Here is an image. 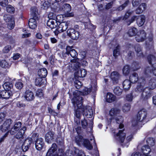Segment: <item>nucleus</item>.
<instances>
[{"label": "nucleus", "mask_w": 156, "mask_h": 156, "mask_svg": "<svg viewBox=\"0 0 156 156\" xmlns=\"http://www.w3.org/2000/svg\"><path fill=\"white\" fill-rule=\"evenodd\" d=\"M67 33L68 36L73 40H76L79 36V32L73 28L68 29Z\"/></svg>", "instance_id": "8"}, {"label": "nucleus", "mask_w": 156, "mask_h": 156, "mask_svg": "<svg viewBox=\"0 0 156 156\" xmlns=\"http://www.w3.org/2000/svg\"><path fill=\"white\" fill-rule=\"evenodd\" d=\"M8 4V0H0V5L2 7H6Z\"/></svg>", "instance_id": "58"}, {"label": "nucleus", "mask_w": 156, "mask_h": 156, "mask_svg": "<svg viewBox=\"0 0 156 156\" xmlns=\"http://www.w3.org/2000/svg\"><path fill=\"white\" fill-rule=\"evenodd\" d=\"M47 25L51 29L55 28L58 25L55 20H49L47 23Z\"/></svg>", "instance_id": "22"}, {"label": "nucleus", "mask_w": 156, "mask_h": 156, "mask_svg": "<svg viewBox=\"0 0 156 156\" xmlns=\"http://www.w3.org/2000/svg\"><path fill=\"white\" fill-rule=\"evenodd\" d=\"M11 48L10 46H6L3 49V51L5 53H7L10 51Z\"/></svg>", "instance_id": "63"}, {"label": "nucleus", "mask_w": 156, "mask_h": 156, "mask_svg": "<svg viewBox=\"0 0 156 156\" xmlns=\"http://www.w3.org/2000/svg\"><path fill=\"white\" fill-rule=\"evenodd\" d=\"M57 146L56 144L53 143L49 149L46 154V156H64L63 150L59 149L58 151Z\"/></svg>", "instance_id": "5"}, {"label": "nucleus", "mask_w": 156, "mask_h": 156, "mask_svg": "<svg viewBox=\"0 0 156 156\" xmlns=\"http://www.w3.org/2000/svg\"><path fill=\"white\" fill-rule=\"evenodd\" d=\"M3 19L6 22H9L12 20H13L12 16L8 14L4 15L3 16Z\"/></svg>", "instance_id": "50"}, {"label": "nucleus", "mask_w": 156, "mask_h": 156, "mask_svg": "<svg viewBox=\"0 0 156 156\" xmlns=\"http://www.w3.org/2000/svg\"><path fill=\"white\" fill-rule=\"evenodd\" d=\"M120 111V110L118 108H112L109 111L110 115L112 117L119 116Z\"/></svg>", "instance_id": "19"}, {"label": "nucleus", "mask_w": 156, "mask_h": 156, "mask_svg": "<svg viewBox=\"0 0 156 156\" xmlns=\"http://www.w3.org/2000/svg\"><path fill=\"white\" fill-rule=\"evenodd\" d=\"M88 121V120L85 119L81 121L82 125L84 129H86L87 128Z\"/></svg>", "instance_id": "56"}, {"label": "nucleus", "mask_w": 156, "mask_h": 156, "mask_svg": "<svg viewBox=\"0 0 156 156\" xmlns=\"http://www.w3.org/2000/svg\"><path fill=\"white\" fill-rule=\"evenodd\" d=\"M106 101L108 103H112L116 101V97L111 93L107 94Z\"/></svg>", "instance_id": "20"}, {"label": "nucleus", "mask_w": 156, "mask_h": 156, "mask_svg": "<svg viewBox=\"0 0 156 156\" xmlns=\"http://www.w3.org/2000/svg\"><path fill=\"white\" fill-rule=\"evenodd\" d=\"M48 74V71L45 68H43L39 69L38 71V74L39 77L42 78L45 77Z\"/></svg>", "instance_id": "24"}, {"label": "nucleus", "mask_w": 156, "mask_h": 156, "mask_svg": "<svg viewBox=\"0 0 156 156\" xmlns=\"http://www.w3.org/2000/svg\"><path fill=\"white\" fill-rule=\"evenodd\" d=\"M74 85L75 87L77 89H79L82 85L81 83L79 80H76L74 81Z\"/></svg>", "instance_id": "55"}, {"label": "nucleus", "mask_w": 156, "mask_h": 156, "mask_svg": "<svg viewBox=\"0 0 156 156\" xmlns=\"http://www.w3.org/2000/svg\"><path fill=\"white\" fill-rule=\"evenodd\" d=\"M36 95L39 97H42L43 96V93L41 89H38L36 92Z\"/></svg>", "instance_id": "60"}, {"label": "nucleus", "mask_w": 156, "mask_h": 156, "mask_svg": "<svg viewBox=\"0 0 156 156\" xmlns=\"http://www.w3.org/2000/svg\"><path fill=\"white\" fill-rule=\"evenodd\" d=\"M146 38V33L144 30H141L137 33L135 37L136 41L138 42H143Z\"/></svg>", "instance_id": "7"}, {"label": "nucleus", "mask_w": 156, "mask_h": 156, "mask_svg": "<svg viewBox=\"0 0 156 156\" xmlns=\"http://www.w3.org/2000/svg\"><path fill=\"white\" fill-rule=\"evenodd\" d=\"M0 66L4 68H9L10 66V65L5 60L1 61Z\"/></svg>", "instance_id": "41"}, {"label": "nucleus", "mask_w": 156, "mask_h": 156, "mask_svg": "<svg viewBox=\"0 0 156 156\" xmlns=\"http://www.w3.org/2000/svg\"><path fill=\"white\" fill-rule=\"evenodd\" d=\"M149 85L150 88L153 89L156 87V79L151 78L149 82Z\"/></svg>", "instance_id": "38"}, {"label": "nucleus", "mask_w": 156, "mask_h": 156, "mask_svg": "<svg viewBox=\"0 0 156 156\" xmlns=\"http://www.w3.org/2000/svg\"><path fill=\"white\" fill-rule=\"evenodd\" d=\"M62 9L65 12H66V16L67 17H72L74 16L73 13H69L71 10V6L68 4H65L63 5Z\"/></svg>", "instance_id": "15"}, {"label": "nucleus", "mask_w": 156, "mask_h": 156, "mask_svg": "<svg viewBox=\"0 0 156 156\" xmlns=\"http://www.w3.org/2000/svg\"><path fill=\"white\" fill-rule=\"evenodd\" d=\"M114 93L117 95H120L122 92V90L119 87H115L114 90Z\"/></svg>", "instance_id": "46"}, {"label": "nucleus", "mask_w": 156, "mask_h": 156, "mask_svg": "<svg viewBox=\"0 0 156 156\" xmlns=\"http://www.w3.org/2000/svg\"><path fill=\"white\" fill-rule=\"evenodd\" d=\"M75 108L76 109V107H77L76 110L75 111V115L76 117H80L81 116L80 115V109H81L82 110L83 112V116H87L89 115V116H93V112L91 107L89 106H87L84 108H83V106L82 105L81 107L78 108V106L76 105L75 106Z\"/></svg>", "instance_id": "4"}, {"label": "nucleus", "mask_w": 156, "mask_h": 156, "mask_svg": "<svg viewBox=\"0 0 156 156\" xmlns=\"http://www.w3.org/2000/svg\"><path fill=\"white\" fill-rule=\"evenodd\" d=\"M133 12V11L131 10H129L126 13L124 16V19H127L130 15H131Z\"/></svg>", "instance_id": "59"}, {"label": "nucleus", "mask_w": 156, "mask_h": 156, "mask_svg": "<svg viewBox=\"0 0 156 156\" xmlns=\"http://www.w3.org/2000/svg\"><path fill=\"white\" fill-rule=\"evenodd\" d=\"M59 16H58L56 17V15L53 12H50L48 15V18L49 20H55L56 18L58 19V18Z\"/></svg>", "instance_id": "53"}, {"label": "nucleus", "mask_w": 156, "mask_h": 156, "mask_svg": "<svg viewBox=\"0 0 156 156\" xmlns=\"http://www.w3.org/2000/svg\"><path fill=\"white\" fill-rule=\"evenodd\" d=\"M55 137L54 132L52 131H49L46 133L45 140L47 143H50L55 139Z\"/></svg>", "instance_id": "13"}, {"label": "nucleus", "mask_w": 156, "mask_h": 156, "mask_svg": "<svg viewBox=\"0 0 156 156\" xmlns=\"http://www.w3.org/2000/svg\"><path fill=\"white\" fill-rule=\"evenodd\" d=\"M129 80L132 83H134L136 82L138 79V76L137 73H134L131 74L129 76Z\"/></svg>", "instance_id": "27"}, {"label": "nucleus", "mask_w": 156, "mask_h": 156, "mask_svg": "<svg viewBox=\"0 0 156 156\" xmlns=\"http://www.w3.org/2000/svg\"><path fill=\"white\" fill-rule=\"evenodd\" d=\"M133 98V96L132 94H129L126 95V99L128 101H131Z\"/></svg>", "instance_id": "64"}, {"label": "nucleus", "mask_w": 156, "mask_h": 156, "mask_svg": "<svg viewBox=\"0 0 156 156\" xmlns=\"http://www.w3.org/2000/svg\"><path fill=\"white\" fill-rule=\"evenodd\" d=\"M152 66L151 65V66H147L144 69V73L146 74H148L152 72L151 66Z\"/></svg>", "instance_id": "57"}, {"label": "nucleus", "mask_w": 156, "mask_h": 156, "mask_svg": "<svg viewBox=\"0 0 156 156\" xmlns=\"http://www.w3.org/2000/svg\"><path fill=\"white\" fill-rule=\"evenodd\" d=\"M132 66L134 71L138 70L140 68L139 63L136 62H134L133 63Z\"/></svg>", "instance_id": "52"}, {"label": "nucleus", "mask_w": 156, "mask_h": 156, "mask_svg": "<svg viewBox=\"0 0 156 156\" xmlns=\"http://www.w3.org/2000/svg\"><path fill=\"white\" fill-rule=\"evenodd\" d=\"M3 86L4 89L6 90L12 91V90H13L12 84L10 82H7L5 83Z\"/></svg>", "instance_id": "30"}, {"label": "nucleus", "mask_w": 156, "mask_h": 156, "mask_svg": "<svg viewBox=\"0 0 156 156\" xmlns=\"http://www.w3.org/2000/svg\"><path fill=\"white\" fill-rule=\"evenodd\" d=\"M144 89V84L140 83L137 85L135 90L137 93H142Z\"/></svg>", "instance_id": "43"}, {"label": "nucleus", "mask_w": 156, "mask_h": 156, "mask_svg": "<svg viewBox=\"0 0 156 156\" xmlns=\"http://www.w3.org/2000/svg\"><path fill=\"white\" fill-rule=\"evenodd\" d=\"M32 137L33 138H36L35 139L34 138V140L36 139L35 140V145L36 149L39 151L41 150L44 145L43 139L41 138H38V135L37 133L34 134Z\"/></svg>", "instance_id": "6"}, {"label": "nucleus", "mask_w": 156, "mask_h": 156, "mask_svg": "<svg viewBox=\"0 0 156 156\" xmlns=\"http://www.w3.org/2000/svg\"><path fill=\"white\" fill-rule=\"evenodd\" d=\"M21 124V123L20 122L15 123L9 131L10 134L12 135H14L20 129Z\"/></svg>", "instance_id": "16"}, {"label": "nucleus", "mask_w": 156, "mask_h": 156, "mask_svg": "<svg viewBox=\"0 0 156 156\" xmlns=\"http://www.w3.org/2000/svg\"><path fill=\"white\" fill-rule=\"evenodd\" d=\"M82 145H83L84 147L89 150H91L93 148V146L90 143L89 141L86 139L84 140L83 144Z\"/></svg>", "instance_id": "33"}, {"label": "nucleus", "mask_w": 156, "mask_h": 156, "mask_svg": "<svg viewBox=\"0 0 156 156\" xmlns=\"http://www.w3.org/2000/svg\"><path fill=\"white\" fill-rule=\"evenodd\" d=\"M72 47L67 46L66 48V50L63 51L60 56L62 58H64L66 57L67 55H69L73 58H74L71 60L70 62L72 63L71 65L74 69H77L80 67V62L79 59L77 57L78 54L76 51Z\"/></svg>", "instance_id": "1"}, {"label": "nucleus", "mask_w": 156, "mask_h": 156, "mask_svg": "<svg viewBox=\"0 0 156 156\" xmlns=\"http://www.w3.org/2000/svg\"><path fill=\"white\" fill-rule=\"evenodd\" d=\"M12 95V92L11 91L5 90L0 92V98L2 97L5 99H8Z\"/></svg>", "instance_id": "17"}, {"label": "nucleus", "mask_w": 156, "mask_h": 156, "mask_svg": "<svg viewBox=\"0 0 156 156\" xmlns=\"http://www.w3.org/2000/svg\"><path fill=\"white\" fill-rule=\"evenodd\" d=\"M6 10L8 12L12 13L14 12L15 9L11 5H9L6 7Z\"/></svg>", "instance_id": "51"}, {"label": "nucleus", "mask_w": 156, "mask_h": 156, "mask_svg": "<svg viewBox=\"0 0 156 156\" xmlns=\"http://www.w3.org/2000/svg\"><path fill=\"white\" fill-rule=\"evenodd\" d=\"M31 11L32 17L34 18H36V16L37 13V8L34 7H32Z\"/></svg>", "instance_id": "47"}, {"label": "nucleus", "mask_w": 156, "mask_h": 156, "mask_svg": "<svg viewBox=\"0 0 156 156\" xmlns=\"http://www.w3.org/2000/svg\"><path fill=\"white\" fill-rule=\"evenodd\" d=\"M147 60L149 63L151 64L155 62L156 57L154 55H149L147 57Z\"/></svg>", "instance_id": "42"}, {"label": "nucleus", "mask_w": 156, "mask_h": 156, "mask_svg": "<svg viewBox=\"0 0 156 156\" xmlns=\"http://www.w3.org/2000/svg\"><path fill=\"white\" fill-rule=\"evenodd\" d=\"M130 72V68L128 65L125 66L122 69V73L124 75L126 76L128 75Z\"/></svg>", "instance_id": "44"}, {"label": "nucleus", "mask_w": 156, "mask_h": 156, "mask_svg": "<svg viewBox=\"0 0 156 156\" xmlns=\"http://www.w3.org/2000/svg\"><path fill=\"white\" fill-rule=\"evenodd\" d=\"M151 151L149 147L147 145L143 146L142 148V151L144 154L143 155H146L149 153Z\"/></svg>", "instance_id": "37"}, {"label": "nucleus", "mask_w": 156, "mask_h": 156, "mask_svg": "<svg viewBox=\"0 0 156 156\" xmlns=\"http://www.w3.org/2000/svg\"><path fill=\"white\" fill-rule=\"evenodd\" d=\"M82 136L78 135L75 137V141L77 145L79 146H81L83 145L84 140Z\"/></svg>", "instance_id": "28"}, {"label": "nucleus", "mask_w": 156, "mask_h": 156, "mask_svg": "<svg viewBox=\"0 0 156 156\" xmlns=\"http://www.w3.org/2000/svg\"><path fill=\"white\" fill-rule=\"evenodd\" d=\"M145 20V16L144 15H141L137 17L136 22L138 25L140 27L144 24Z\"/></svg>", "instance_id": "18"}, {"label": "nucleus", "mask_w": 156, "mask_h": 156, "mask_svg": "<svg viewBox=\"0 0 156 156\" xmlns=\"http://www.w3.org/2000/svg\"><path fill=\"white\" fill-rule=\"evenodd\" d=\"M145 118H142V119L140 118H135L132 121V126H136L139 122H141Z\"/></svg>", "instance_id": "45"}, {"label": "nucleus", "mask_w": 156, "mask_h": 156, "mask_svg": "<svg viewBox=\"0 0 156 156\" xmlns=\"http://www.w3.org/2000/svg\"><path fill=\"white\" fill-rule=\"evenodd\" d=\"M119 78V75L116 71H114L111 73V78L113 82L117 83Z\"/></svg>", "instance_id": "21"}, {"label": "nucleus", "mask_w": 156, "mask_h": 156, "mask_svg": "<svg viewBox=\"0 0 156 156\" xmlns=\"http://www.w3.org/2000/svg\"><path fill=\"white\" fill-rule=\"evenodd\" d=\"M32 139L30 138H28L25 140L22 146L23 151L26 152L28 150L32 142Z\"/></svg>", "instance_id": "12"}, {"label": "nucleus", "mask_w": 156, "mask_h": 156, "mask_svg": "<svg viewBox=\"0 0 156 156\" xmlns=\"http://www.w3.org/2000/svg\"><path fill=\"white\" fill-rule=\"evenodd\" d=\"M151 97V89L150 88H145L143 92L142 93L141 99L146 100Z\"/></svg>", "instance_id": "10"}, {"label": "nucleus", "mask_w": 156, "mask_h": 156, "mask_svg": "<svg viewBox=\"0 0 156 156\" xmlns=\"http://www.w3.org/2000/svg\"><path fill=\"white\" fill-rule=\"evenodd\" d=\"M70 21H67L60 23L57 28V30L59 33L63 32L66 30L68 25L70 24Z\"/></svg>", "instance_id": "11"}, {"label": "nucleus", "mask_w": 156, "mask_h": 156, "mask_svg": "<svg viewBox=\"0 0 156 156\" xmlns=\"http://www.w3.org/2000/svg\"><path fill=\"white\" fill-rule=\"evenodd\" d=\"M124 129H123L119 130L118 132L114 136L115 139L121 144V145L123 147L126 146L127 147L128 145L127 144L133 138V136L130 135L127 136L125 140L126 134L124 132Z\"/></svg>", "instance_id": "3"}, {"label": "nucleus", "mask_w": 156, "mask_h": 156, "mask_svg": "<svg viewBox=\"0 0 156 156\" xmlns=\"http://www.w3.org/2000/svg\"><path fill=\"white\" fill-rule=\"evenodd\" d=\"M130 105L129 103L125 104L122 107V110L125 112H127L130 110Z\"/></svg>", "instance_id": "48"}, {"label": "nucleus", "mask_w": 156, "mask_h": 156, "mask_svg": "<svg viewBox=\"0 0 156 156\" xmlns=\"http://www.w3.org/2000/svg\"><path fill=\"white\" fill-rule=\"evenodd\" d=\"M15 86L18 89H21L23 87V83L20 82H18L16 83Z\"/></svg>", "instance_id": "61"}, {"label": "nucleus", "mask_w": 156, "mask_h": 156, "mask_svg": "<svg viewBox=\"0 0 156 156\" xmlns=\"http://www.w3.org/2000/svg\"><path fill=\"white\" fill-rule=\"evenodd\" d=\"M120 55V47L118 45L114 49L113 51V56L116 57Z\"/></svg>", "instance_id": "39"}, {"label": "nucleus", "mask_w": 156, "mask_h": 156, "mask_svg": "<svg viewBox=\"0 0 156 156\" xmlns=\"http://www.w3.org/2000/svg\"><path fill=\"white\" fill-rule=\"evenodd\" d=\"M12 123V121L11 119L6 120L2 125L0 126V130L2 132L6 131L9 129Z\"/></svg>", "instance_id": "9"}, {"label": "nucleus", "mask_w": 156, "mask_h": 156, "mask_svg": "<svg viewBox=\"0 0 156 156\" xmlns=\"http://www.w3.org/2000/svg\"><path fill=\"white\" fill-rule=\"evenodd\" d=\"M24 96L25 99L28 101H32L34 98V96L33 92L29 90L26 91Z\"/></svg>", "instance_id": "14"}, {"label": "nucleus", "mask_w": 156, "mask_h": 156, "mask_svg": "<svg viewBox=\"0 0 156 156\" xmlns=\"http://www.w3.org/2000/svg\"><path fill=\"white\" fill-rule=\"evenodd\" d=\"M134 48L136 55L140 57H143L144 54L142 51L141 47L139 45H137L135 46Z\"/></svg>", "instance_id": "23"}, {"label": "nucleus", "mask_w": 156, "mask_h": 156, "mask_svg": "<svg viewBox=\"0 0 156 156\" xmlns=\"http://www.w3.org/2000/svg\"><path fill=\"white\" fill-rule=\"evenodd\" d=\"M8 27L10 29H12L14 28L15 25V22L13 20H12L11 21L8 22Z\"/></svg>", "instance_id": "54"}, {"label": "nucleus", "mask_w": 156, "mask_h": 156, "mask_svg": "<svg viewBox=\"0 0 156 156\" xmlns=\"http://www.w3.org/2000/svg\"><path fill=\"white\" fill-rule=\"evenodd\" d=\"M91 89L85 87L82 91L78 90H75L73 93V97L71 101L73 105H76L78 108L82 106L83 98L80 95H86L89 94L91 91Z\"/></svg>", "instance_id": "2"}, {"label": "nucleus", "mask_w": 156, "mask_h": 156, "mask_svg": "<svg viewBox=\"0 0 156 156\" xmlns=\"http://www.w3.org/2000/svg\"><path fill=\"white\" fill-rule=\"evenodd\" d=\"M42 78L41 77H37L35 80V85L37 86H40L44 85V83L45 81L43 80Z\"/></svg>", "instance_id": "29"}, {"label": "nucleus", "mask_w": 156, "mask_h": 156, "mask_svg": "<svg viewBox=\"0 0 156 156\" xmlns=\"http://www.w3.org/2000/svg\"><path fill=\"white\" fill-rule=\"evenodd\" d=\"M28 25L30 28L32 29L35 28L37 27V24L35 18H30L29 20Z\"/></svg>", "instance_id": "25"}, {"label": "nucleus", "mask_w": 156, "mask_h": 156, "mask_svg": "<svg viewBox=\"0 0 156 156\" xmlns=\"http://www.w3.org/2000/svg\"><path fill=\"white\" fill-rule=\"evenodd\" d=\"M137 30L135 27H132L130 28L128 31V34L130 36H133L135 35L136 36V34H137Z\"/></svg>", "instance_id": "34"}, {"label": "nucleus", "mask_w": 156, "mask_h": 156, "mask_svg": "<svg viewBox=\"0 0 156 156\" xmlns=\"http://www.w3.org/2000/svg\"><path fill=\"white\" fill-rule=\"evenodd\" d=\"M24 135L23 131L19 130L15 136L14 137L17 139H22L23 138Z\"/></svg>", "instance_id": "40"}, {"label": "nucleus", "mask_w": 156, "mask_h": 156, "mask_svg": "<svg viewBox=\"0 0 156 156\" xmlns=\"http://www.w3.org/2000/svg\"><path fill=\"white\" fill-rule=\"evenodd\" d=\"M87 74V72L84 69H81L78 70L76 75L78 77H83L85 76Z\"/></svg>", "instance_id": "32"}, {"label": "nucleus", "mask_w": 156, "mask_h": 156, "mask_svg": "<svg viewBox=\"0 0 156 156\" xmlns=\"http://www.w3.org/2000/svg\"><path fill=\"white\" fill-rule=\"evenodd\" d=\"M146 8V5L145 3H142L140 4L138 8L136 10V13L137 14H140Z\"/></svg>", "instance_id": "26"}, {"label": "nucleus", "mask_w": 156, "mask_h": 156, "mask_svg": "<svg viewBox=\"0 0 156 156\" xmlns=\"http://www.w3.org/2000/svg\"><path fill=\"white\" fill-rule=\"evenodd\" d=\"M147 112L144 109L140 110L137 114V117H146L147 116Z\"/></svg>", "instance_id": "36"}, {"label": "nucleus", "mask_w": 156, "mask_h": 156, "mask_svg": "<svg viewBox=\"0 0 156 156\" xmlns=\"http://www.w3.org/2000/svg\"><path fill=\"white\" fill-rule=\"evenodd\" d=\"M141 0H133L132 4L133 7L137 6L141 2Z\"/></svg>", "instance_id": "62"}, {"label": "nucleus", "mask_w": 156, "mask_h": 156, "mask_svg": "<svg viewBox=\"0 0 156 156\" xmlns=\"http://www.w3.org/2000/svg\"><path fill=\"white\" fill-rule=\"evenodd\" d=\"M115 120L117 123L119 124L118 129H122L124 128V125L122 123L123 122V119L122 118H116Z\"/></svg>", "instance_id": "35"}, {"label": "nucleus", "mask_w": 156, "mask_h": 156, "mask_svg": "<svg viewBox=\"0 0 156 156\" xmlns=\"http://www.w3.org/2000/svg\"><path fill=\"white\" fill-rule=\"evenodd\" d=\"M131 82L128 80H126L123 82V86L125 90L129 89L131 86Z\"/></svg>", "instance_id": "31"}, {"label": "nucleus", "mask_w": 156, "mask_h": 156, "mask_svg": "<svg viewBox=\"0 0 156 156\" xmlns=\"http://www.w3.org/2000/svg\"><path fill=\"white\" fill-rule=\"evenodd\" d=\"M146 141L147 143L148 144L147 146H149V145H150L153 146L154 144V138H148L147 139Z\"/></svg>", "instance_id": "49"}]
</instances>
